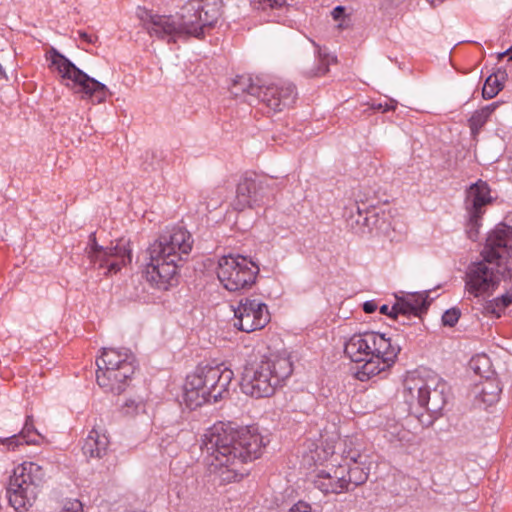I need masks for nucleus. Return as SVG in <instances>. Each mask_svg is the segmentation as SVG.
Returning <instances> with one entry per match:
<instances>
[{"label": "nucleus", "instance_id": "obj_5", "mask_svg": "<svg viewBox=\"0 0 512 512\" xmlns=\"http://www.w3.org/2000/svg\"><path fill=\"white\" fill-rule=\"evenodd\" d=\"M293 366L288 357L270 355L245 366L241 389L254 398L272 396L276 389L292 374Z\"/></svg>", "mask_w": 512, "mask_h": 512}, {"label": "nucleus", "instance_id": "obj_14", "mask_svg": "<svg viewBox=\"0 0 512 512\" xmlns=\"http://www.w3.org/2000/svg\"><path fill=\"white\" fill-rule=\"evenodd\" d=\"M234 326L246 333L263 329L271 320L267 305L261 300L245 297L234 309Z\"/></svg>", "mask_w": 512, "mask_h": 512}, {"label": "nucleus", "instance_id": "obj_8", "mask_svg": "<svg viewBox=\"0 0 512 512\" xmlns=\"http://www.w3.org/2000/svg\"><path fill=\"white\" fill-rule=\"evenodd\" d=\"M46 59L50 61V67L59 74L62 80L70 81L75 92L82 94V99L90 100L93 104H100L111 95L106 85L88 76L54 47L47 51Z\"/></svg>", "mask_w": 512, "mask_h": 512}, {"label": "nucleus", "instance_id": "obj_27", "mask_svg": "<svg viewBox=\"0 0 512 512\" xmlns=\"http://www.w3.org/2000/svg\"><path fill=\"white\" fill-rule=\"evenodd\" d=\"M498 107V103H492L475 111L469 119V127L473 135L479 133L481 128L488 121L491 114Z\"/></svg>", "mask_w": 512, "mask_h": 512}, {"label": "nucleus", "instance_id": "obj_15", "mask_svg": "<svg viewBox=\"0 0 512 512\" xmlns=\"http://www.w3.org/2000/svg\"><path fill=\"white\" fill-rule=\"evenodd\" d=\"M487 261L496 262V266L508 268L512 259V227L499 224L488 235L481 253Z\"/></svg>", "mask_w": 512, "mask_h": 512}, {"label": "nucleus", "instance_id": "obj_2", "mask_svg": "<svg viewBox=\"0 0 512 512\" xmlns=\"http://www.w3.org/2000/svg\"><path fill=\"white\" fill-rule=\"evenodd\" d=\"M220 15L219 1L193 0L184 7L180 16L149 15L144 26L151 36L170 43L182 37L202 38L205 30L213 27Z\"/></svg>", "mask_w": 512, "mask_h": 512}, {"label": "nucleus", "instance_id": "obj_16", "mask_svg": "<svg viewBox=\"0 0 512 512\" xmlns=\"http://www.w3.org/2000/svg\"><path fill=\"white\" fill-rule=\"evenodd\" d=\"M297 97L296 87L293 83L277 79L263 81L258 99L273 112H281L291 107Z\"/></svg>", "mask_w": 512, "mask_h": 512}, {"label": "nucleus", "instance_id": "obj_47", "mask_svg": "<svg viewBox=\"0 0 512 512\" xmlns=\"http://www.w3.org/2000/svg\"><path fill=\"white\" fill-rule=\"evenodd\" d=\"M348 440H345V444H347ZM349 443L350 444H353V440L352 439H349Z\"/></svg>", "mask_w": 512, "mask_h": 512}, {"label": "nucleus", "instance_id": "obj_31", "mask_svg": "<svg viewBox=\"0 0 512 512\" xmlns=\"http://www.w3.org/2000/svg\"><path fill=\"white\" fill-rule=\"evenodd\" d=\"M502 88L503 85L499 81L497 75H490L484 83L482 96L484 99H492L502 90Z\"/></svg>", "mask_w": 512, "mask_h": 512}, {"label": "nucleus", "instance_id": "obj_44", "mask_svg": "<svg viewBox=\"0 0 512 512\" xmlns=\"http://www.w3.org/2000/svg\"><path fill=\"white\" fill-rule=\"evenodd\" d=\"M505 55L509 56V60H512V47L509 48L506 52L499 54V57L502 58Z\"/></svg>", "mask_w": 512, "mask_h": 512}, {"label": "nucleus", "instance_id": "obj_22", "mask_svg": "<svg viewBox=\"0 0 512 512\" xmlns=\"http://www.w3.org/2000/svg\"><path fill=\"white\" fill-rule=\"evenodd\" d=\"M343 454L345 460H349L353 463V465H344L346 467V482L348 492L366 482L368 479V471H366L362 466L358 464V459L361 457L359 450L345 449Z\"/></svg>", "mask_w": 512, "mask_h": 512}, {"label": "nucleus", "instance_id": "obj_45", "mask_svg": "<svg viewBox=\"0 0 512 512\" xmlns=\"http://www.w3.org/2000/svg\"><path fill=\"white\" fill-rule=\"evenodd\" d=\"M220 202H221V199H218L217 201H215L214 204H210L209 202H207V209H210L211 206L213 209H215Z\"/></svg>", "mask_w": 512, "mask_h": 512}, {"label": "nucleus", "instance_id": "obj_30", "mask_svg": "<svg viewBox=\"0 0 512 512\" xmlns=\"http://www.w3.org/2000/svg\"><path fill=\"white\" fill-rule=\"evenodd\" d=\"M19 434L25 444H39V439L42 438L41 434L34 427L32 416L26 417L24 427Z\"/></svg>", "mask_w": 512, "mask_h": 512}, {"label": "nucleus", "instance_id": "obj_32", "mask_svg": "<svg viewBox=\"0 0 512 512\" xmlns=\"http://www.w3.org/2000/svg\"><path fill=\"white\" fill-rule=\"evenodd\" d=\"M414 308L411 305V301H408L407 298L399 299L397 302L391 307V313L393 314V318H398L399 315L407 316L414 315Z\"/></svg>", "mask_w": 512, "mask_h": 512}, {"label": "nucleus", "instance_id": "obj_23", "mask_svg": "<svg viewBox=\"0 0 512 512\" xmlns=\"http://www.w3.org/2000/svg\"><path fill=\"white\" fill-rule=\"evenodd\" d=\"M502 388L496 378H486L473 387V395L479 404L491 406L495 404L500 397Z\"/></svg>", "mask_w": 512, "mask_h": 512}, {"label": "nucleus", "instance_id": "obj_26", "mask_svg": "<svg viewBox=\"0 0 512 512\" xmlns=\"http://www.w3.org/2000/svg\"><path fill=\"white\" fill-rule=\"evenodd\" d=\"M256 11L264 13L270 21H278L288 9L286 0H256L253 4Z\"/></svg>", "mask_w": 512, "mask_h": 512}, {"label": "nucleus", "instance_id": "obj_33", "mask_svg": "<svg viewBox=\"0 0 512 512\" xmlns=\"http://www.w3.org/2000/svg\"><path fill=\"white\" fill-rule=\"evenodd\" d=\"M407 299L411 301V305L414 308V316H418L422 311L427 309L426 296L423 294L410 295Z\"/></svg>", "mask_w": 512, "mask_h": 512}, {"label": "nucleus", "instance_id": "obj_42", "mask_svg": "<svg viewBox=\"0 0 512 512\" xmlns=\"http://www.w3.org/2000/svg\"><path fill=\"white\" fill-rule=\"evenodd\" d=\"M380 313L384 314V315H388L393 318V314L391 313V307H389L388 305H385V304L382 305L380 307Z\"/></svg>", "mask_w": 512, "mask_h": 512}, {"label": "nucleus", "instance_id": "obj_28", "mask_svg": "<svg viewBox=\"0 0 512 512\" xmlns=\"http://www.w3.org/2000/svg\"><path fill=\"white\" fill-rule=\"evenodd\" d=\"M512 304V292H507L501 297L495 298L493 301L489 302L485 306V310L487 313L495 315L497 318H499L502 314V312L507 308L509 305Z\"/></svg>", "mask_w": 512, "mask_h": 512}, {"label": "nucleus", "instance_id": "obj_9", "mask_svg": "<svg viewBox=\"0 0 512 512\" xmlns=\"http://www.w3.org/2000/svg\"><path fill=\"white\" fill-rule=\"evenodd\" d=\"M43 480L44 471L34 462H24L14 469L7 497L16 512L28 511L38 496Z\"/></svg>", "mask_w": 512, "mask_h": 512}, {"label": "nucleus", "instance_id": "obj_6", "mask_svg": "<svg viewBox=\"0 0 512 512\" xmlns=\"http://www.w3.org/2000/svg\"><path fill=\"white\" fill-rule=\"evenodd\" d=\"M233 377V371L223 364L197 367L184 385L186 405L195 409L207 402H217L227 393Z\"/></svg>", "mask_w": 512, "mask_h": 512}, {"label": "nucleus", "instance_id": "obj_19", "mask_svg": "<svg viewBox=\"0 0 512 512\" xmlns=\"http://www.w3.org/2000/svg\"><path fill=\"white\" fill-rule=\"evenodd\" d=\"M134 373V365L124 364L122 371L114 369L108 374V369L98 368L96 372V380L100 387L106 391L116 394L124 390L127 379Z\"/></svg>", "mask_w": 512, "mask_h": 512}, {"label": "nucleus", "instance_id": "obj_35", "mask_svg": "<svg viewBox=\"0 0 512 512\" xmlns=\"http://www.w3.org/2000/svg\"><path fill=\"white\" fill-rule=\"evenodd\" d=\"M460 311L456 308H451L442 316V322L445 326L453 327L459 320Z\"/></svg>", "mask_w": 512, "mask_h": 512}, {"label": "nucleus", "instance_id": "obj_38", "mask_svg": "<svg viewBox=\"0 0 512 512\" xmlns=\"http://www.w3.org/2000/svg\"><path fill=\"white\" fill-rule=\"evenodd\" d=\"M78 35H79V38L83 42L88 43V44H94L98 39V37L96 35L88 34L87 32H84V31H78Z\"/></svg>", "mask_w": 512, "mask_h": 512}, {"label": "nucleus", "instance_id": "obj_3", "mask_svg": "<svg viewBox=\"0 0 512 512\" xmlns=\"http://www.w3.org/2000/svg\"><path fill=\"white\" fill-rule=\"evenodd\" d=\"M191 234L182 227L163 232L147 249L145 276L158 289L167 290L177 281L178 262L192 249Z\"/></svg>", "mask_w": 512, "mask_h": 512}, {"label": "nucleus", "instance_id": "obj_40", "mask_svg": "<svg viewBox=\"0 0 512 512\" xmlns=\"http://www.w3.org/2000/svg\"><path fill=\"white\" fill-rule=\"evenodd\" d=\"M376 309L377 305L374 301H367L363 304V310L368 314L375 312Z\"/></svg>", "mask_w": 512, "mask_h": 512}, {"label": "nucleus", "instance_id": "obj_37", "mask_svg": "<svg viewBox=\"0 0 512 512\" xmlns=\"http://www.w3.org/2000/svg\"><path fill=\"white\" fill-rule=\"evenodd\" d=\"M59 512H82V504L76 499L67 500Z\"/></svg>", "mask_w": 512, "mask_h": 512}, {"label": "nucleus", "instance_id": "obj_34", "mask_svg": "<svg viewBox=\"0 0 512 512\" xmlns=\"http://www.w3.org/2000/svg\"><path fill=\"white\" fill-rule=\"evenodd\" d=\"M310 459L315 464H323L329 459V456H332L333 452H329L324 448L316 447L314 451L310 452Z\"/></svg>", "mask_w": 512, "mask_h": 512}, {"label": "nucleus", "instance_id": "obj_7", "mask_svg": "<svg viewBox=\"0 0 512 512\" xmlns=\"http://www.w3.org/2000/svg\"><path fill=\"white\" fill-rule=\"evenodd\" d=\"M403 388V397L411 408L418 405L436 415L446 403L447 384L435 374L410 372L404 379Z\"/></svg>", "mask_w": 512, "mask_h": 512}, {"label": "nucleus", "instance_id": "obj_21", "mask_svg": "<svg viewBox=\"0 0 512 512\" xmlns=\"http://www.w3.org/2000/svg\"><path fill=\"white\" fill-rule=\"evenodd\" d=\"M134 356L128 349H103L102 355L96 360L97 368L108 369V374L112 370L118 369L122 371L124 364L133 365Z\"/></svg>", "mask_w": 512, "mask_h": 512}, {"label": "nucleus", "instance_id": "obj_11", "mask_svg": "<svg viewBox=\"0 0 512 512\" xmlns=\"http://www.w3.org/2000/svg\"><path fill=\"white\" fill-rule=\"evenodd\" d=\"M493 202L491 189L487 182L478 180L465 192L464 208L467 215L466 233L469 239L476 241L482 226V217L487 206Z\"/></svg>", "mask_w": 512, "mask_h": 512}, {"label": "nucleus", "instance_id": "obj_41", "mask_svg": "<svg viewBox=\"0 0 512 512\" xmlns=\"http://www.w3.org/2000/svg\"><path fill=\"white\" fill-rule=\"evenodd\" d=\"M343 12H344V8L341 6H337L332 11L333 18L337 20L341 16V14H343Z\"/></svg>", "mask_w": 512, "mask_h": 512}, {"label": "nucleus", "instance_id": "obj_24", "mask_svg": "<svg viewBox=\"0 0 512 512\" xmlns=\"http://www.w3.org/2000/svg\"><path fill=\"white\" fill-rule=\"evenodd\" d=\"M363 224L370 231L387 235L391 229L390 214L384 210L372 209L367 211Z\"/></svg>", "mask_w": 512, "mask_h": 512}, {"label": "nucleus", "instance_id": "obj_10", "mask_svg": "<svg viewBox=\"0 0 512 512\" xmlns=\"http://www.w3.org/2000/svg\"><path fill=\"white\" fill-rule=\"evenodd\" d=\"M258 273V265L239 254L222 256L218 261L217 277L223 287L231 292L250 288Z\"/></svg>", "mask_w": 512, "mask_h": 512}, {"label": "nucleus", "instance_id": "obj_1", "mask_svg": "<svg viewBox=\"0 0 512 512\" xmlns=\"http://www.w3.org/2000/svg\"><path fill=\"white\" fill-rule=\"evenodd\" d=\"M263 447V438L256 429L234 430L222 425L209 429L203 435L201 446L210 474L223 484L246 476L245 464L259 458Z\"/></svg>", "mask_w": 512, "mask_h": 512}, {"label": "nucleus", "instance_id": "obj_36", "mask_svg": "<svg viewBox=\"0 0 512 512\" xmlns=\"http://www.w3.org/2000/svg\"><path fill=\"white\" fill-rule=\"evenodd\" d=\"M0 443L8 449H15L17 446L24 443L20 434H14L10 437L0 438Z\"/></svg>", "mask_w": 512, "mask_h": 512}, {"label": "nucleus", "instance_id": "obj_20", "mask_svg": "<svg viewBox=\"0 0 512 512\" xmlns=\"http://www.w3.org/2000/svg\"><path fill=\"white\" fill-rule=\"evenodd\" d=\"M109 444L106 430L100 426H94L84 440L82 452L88 459H101L107 455Z\"/></svg>", "mask_w": 512, "mask_h": 512}, {"label": "nucleus", "instance_id": "obj_48", "mask_svg": "<svg viewBox=\"0 0 512 512\" xmlns=\"http://www.w3.org/2000/svg\"><path fill=\"white\" fill-rule=\"evenodd\" d=\"M392 108H394V107L392 106ZM389 109H391V107H387V108L385 109V111H389Z\"/></svg>", "mask_w": 512, "mask_h": 512}, {"label": "nucleus", "instance_id": "obj_4", "mask_svg": "<svg viewBox=\"0 0 512 512\" xmlns=\"http://www.w3.org/2000/svg\"><path fill=\"white\" fill-rule=\"evenodd\" d=\"M400 351L390 338L377 332L353 334L345 343L344 352L353 362L363 363L356 372L362 382L388 369Z\"/></svg>", "mask_w": 512, "mask_h": 512}, {"label": "nucleus", "instance_id": "obj_25", "mask_svg": "<svg viewBox=\"0 0 512 512\" xmlns=\"http://www.w3.org/2000/svg\"><path fill=\"white\" fill-rule=\"evenodd\" d=\"M262 82L263 81L259 79L255 82L252 77L248 75L237 76L233 80L230 91L235 97L247 93L248 95L255 96L258 99Z\"/></svg>", "mask_w": 512, "mask_h": 512}, {"label": "nucleus", "instance_id": "obj_29", "mask_svg": "<svg viewBox=\"0 0 512 512\" xmlns=\"http://www.w3.org/2000/svg\"><path fill=\"white\" fill-rule=\"evenodd\" d=\"M317 47L319 65L317 68L308 70L306 73L310 77L322 76L329 71V65L336 62V58L329 54L323 53L322 50Z\"/></svg>", "mask_w": 512, "mask_h": 512}, {"label": "nucleus", "instance_id": "obj_39", "mask_svg": "<svg viewBox=\"0 0 512 512\" xmlns=\"http://www.w3.org/2000/svg\"><path fill=\"white\" fill-rule=\"evenodd\" d=\"M289 512H312L310 505L305 502L296 503Z\"/></svg>", "mask_w": 512, "mask_h": 512}, {"label": "nucleus", "instance_id": "obj_43", "mask_svg": "<svg viewBox=\"0 0 512 512\" xmlns=\"http://www.w3.org/2000/svg\"><path fill=\"white\" fill-rule=\"evenodd\" d=\"M431 6L436 7L443 3L445 0H426Z\"/></svg>", "mask_w": 512, "mask_h": 512}, {"label": "nucleus", "instance_id": "obj_17", "mask_svg": "<svg viewBox=\"0 0 512 512\" xmlns=\"http://www.w3.org/2000/svg\"><path fill=\"white\" fill-rule=\"evenodd\" d=\"M314 486L324 494L347 492L346 467L339 465L318 470L313 479Z\"/></svg>", "mask_w": 512, "mask_h": 512}, {"label": "nucleus", "instance_id": "obj_12", "mask_svg": "<svg viewBox=\"0 0 512 512\" xmlns=\"http://www.w3.org/2000/svg\"><path fill=\"white\" fill-rule=\"evenodd\" d=\"M511 277L510 269L496 266V262L482 261L472 264L467 272L466 290L475 297L490 295L500 283V275Z\"/></svg>", "mask_w": 512, "mask_h": 512}, {"label": "nucleus", "instance_id": "obj_46", "mask_svg": "<svg viewBox=\"0 0 512 512\" xmlns=\"http://www.w3.org/2000/svg\"><path fill=\"white\" fill-rule=\"evenodd\" d=\"M201 196H202V198L204 200H207L209 198V196H210V192L209 191H203Z\"/></svg>", "mask_w": 512, "mask_h": 512}, {"label": "nucleus", "instance_id": "obj_13", "mask_svg": "<svg viewBox=\"0 0 512 512\" xmlns=\"http://www.w3.org/2000/svg\"><path fill=\"white\" fill-rule=\"evenodd\" d=\"M88 256L91 262L99 265V268L106 269L105 275L117 273L132 259L128 241L120 239L111 247L103 248L97 244L95 233L89 236Z\"/></svg>", "mask_w": 512, "mask_h": 512}, {"label": "nucleus", "instance_id": "obj_18", "mask_svg": "<svg viewBox=\"0 0 512 512\" xmlns=\"http://www.w3.org/2000/svg\"><path fill=\"white\" fill-rule=\"evenodd\" d=\"M264 186L253 179H244L236 190V197L232 203L235 210L243 211L246 208L260 206L264 202Z\"/></svg>", "mask_w": 512, "mask_h": 512}]
</instances>
